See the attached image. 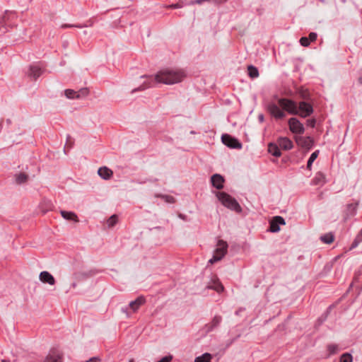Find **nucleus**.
Here are the masks:
<instances>
[{"mask_svg": "<svg viewBox=\"0 0 362 362\" xmlns=\"http://www.w3.org/2000/svg\"><path fill=\"white\" fill-rule=\"evenodd\" d=\"M129 362H133V360H130Z\"/></svg>", "mask_w": 362, "mask_h": 362, "instance_id": "a18cd8bd", "label": "nucleus"}, {"mask_svg": "<svg viewBox=\"0 0 362 362\" xmlns=\"http://www.w3.org/2000/svg\"><path fill=\"white\" fill-rule=\"evenodd\" d=\"M259 119L262 120V119H263V116H262V115H261V116L259 117Z\"/></svg>", "mask_w": 362, "mask_h": 362, "instance_id": "37998d69", "label": "nucleus"}, {"mask_svg": "<svg viewBox=\"0 0 362 362\" xmlns=\"http://www.w3.org/2000/svg\"><path fill=\"white\" fill-rule=\"evenodd\" d=\"M313 112V107L306 102L302 101L298 105V114L302 117L310 115Z\"/></svg>", "mask_w": 362, "mask_h": 362, "instance_id": "0eeeda50", "label": "nucleus"}, {"mask_svg": "<svg viewBox=\"0 0 362 362\" xmlns=\"http://www.w3.org/2000/svg\"><path fill=\"white\" fill-rule=\"evenodd\" d=\"M221 321V317L220 316H215L210 323L211 328L215 327L218 326Z\"/></svg>", "mask_w": 362, "mask_h": 362, "instance_id": "2f4dec72", "label": "nucleus"}, {"mask_svg": "<svg viewBox=\"0 0 362 362\" xmlns=\"http://www.w3.org/2000/svg\"><path fill=\"white\" fill-rule=\"evenodd\" d=\"M160 197L163 198L164 199V201L167 203L172 204V203L175 202V198L172 196L161 195Z\"/></svg>", "mask_w": 362, "mask_h": 362, "instance_id": "473e14b6", "label": "nucleus"}, {"mask_svg": "<svg viewBox=\"0 0 362 362\" xmlns=\"http://www.w3.org/2000/svg\"><path fill=\"white\" fill-rule=\"evenodd\" d=\"M73 27H78L77 25H71V24H62L61 25V28L64 29V28H73Z\"/></svg>", "mask_w": 362, "mask_h": 362, "instance_id": "ea45409f", "label": "nucleus"}, {"mask_svg": "<svg viewBox=\"0 0 362 362\" xmlns=\"http://www.w3.org/2000/svg\"><path fill=\"white\" fill-rule=\"evenodd\" d=\"M1 362H7L5 360H2Z\"/></svg>", "mask_w": 362, "mask_h": 362, "instance_id": "c03bdc74", "label": "nucleus"}, {"mask_svg": "<svg viewBox=\"0 0 362 362\" xmlns=\"http://www.w3.org/2000/svg\"><path fill=\"white\" fill-rule=\"evenodd\" d=\"M361 242H362V229L361 230L360 233L356 237V238L352 244V247H356Z\"/></svg>", "mask_w": 362, "mask_h": 362, "instance_id": "7c9ffc66", "label": "nucleus"}, {"mask_svg": "<svg viewBox=\"0 0 362 362\" xmlns=\"http://www.w3.org/2000/svg\"><path fill=\"white\" fill-rule=\"evenodd\" d=\"M15 179L17 184H22L27 182L28 176L27 174L24 173H21L19 174L16 175Z\"/></svg>", "mask_w": 362, "mask_h": 362, "instance_id": "6ab92c4d", "label": "nucleus"}, {"mask_svg": "<svg viewBox=\"0 0 362 362\" xmlns=\"http://www.w3.org/2000/svg\"><path fill=\"white\" fill-rule=\"evenodd\" d=\"M185 77V74L182 70L165 69L155 76V80L159 83L172 85L182 81Z\"/></svg>", "mask_w": 362, "mask_h": 362, "instance_id": "f257e3e1", "label": "nucleus"}, {"mask_svg": "<svg viewBox=\"0 0 362 362\" xmlns=\"http://www.w3.org/2000/svg\"><path fill=\"white\" fill-rule=\"evenodd\" d=\"M288 126L290 130L294 134H302L304 133L305 129L303 124L295 117H292L288 120Z\"/></svg>", "mask_w": 362, "mask_h": 362, "instance_id": "39448f33", "label": "nucleus"}, {"mask_svg": "<svg viewBox=\"0 0 362 362\" xmlns=\"http://www.w3.org/2000/svg\"><path fill=\"white\" fill-rule=\"evenodd\" d=\"M325 175L321 173H318L313 180V182L314 185H322L325 183Z\"/></svg>", "mask_w": 362, "mask_h": 362, "instance_id": "aec40b11", "label": "nucleus"}, {"mask_svg": "<svg viewBox=\"0 0 362 362\" xmlns=\"http://www.w3.org/2000/svg\"><path fill=\"white\" fill-rule=\"evenodd\" d=\"M278 104L284 110L288 113L292 115L298 114V105L294 101L286 98H281L279 100Z\"/></svg>", "mask_w": 362, "mask_h": 362, "instance_id": "20e7f679", "label": "nucleus"}, {"mask_svg": "<svg viewBox=\"0 0 362 362\" xmlns=\"http://www.w3.org/2000/svg\"><path fill=\"white\" fill-rule=\"evenodd\" d=\"M182 6V5L179 3L169 6L170 8H181Z\"/></svg>", "mask_w": 362, "mask_h": 362, "instance_id": "a19ab883", "label": "nucleus"}, {"mask_svg": "<svg viewBox=\"0 0 362 362\" xmlns=\"http://www.w3.org/2000/svg\"><path fill=\"white\" fill-rule=\"evenodd\" d=\"M279 224L284 225V219L281 216H275L270 223V230L273 233L279 231Z\"/></svg>", "mask_w": 362, "mask_h": 362, "instance_id": "9d476101", "label": "nucleus"}, {"mask_svg": "<svg viewBox=\"0 0 362 362\" xmlns=\"http://www.w3.org/2000/svg\"><path fill=\"white\" fill-rule=\"evenodd\" d=\"M145 303V298L143 296L138 297L135 300L130 302L129 308L136 312Z\"/></svg>", "mask_w": 362, "mask_h": 362, "instance_id": "4468645a", "label": "nucleus"}, {"mask_svg": "<svg viewBox=\"0 0 362 362\" xmlns=\"http://www.w3.org/2000/svg\"><path fill=\"white\" fill-rule=\"evenodd\" d=\"M307 124L308 126H310L311 127H314L315 125V119H308L307 121Z\"/></svg>", "mask_w": 362, "mask_h": 362, "instance_id": "58836bf2", "label": "nucleus"}, {"mask_svg": "<svg viewBox=\"0 0 362 362\" xmlns=\"http://www.w3.org/2000/svg\"><path fill=\"white\" fill-rule=\"evenodd\" d=\"M209 288L214 289L217 292L220 293L223 291V286L221 282L218 281L214 283V285H210L208 286Z\"/></svg>", "mask_w": 362, "mask_h": 362, "instance_id": "a878e982", "label": "nucleus"}, {"mask_svg": "<svg viewBox=\"0 0 362 362\" xmlns=\"http://www.w3.org/2000/svg\"><path fill=\"white\" fill-rule=\"evenodd\" d=\"M222 142L229 148L240 149L242 144L234 137L228 134H223L221 136Z\"/></svg>", "mask_w": 362, "mask_h": 362, "instance_id": "423d86ee", "label": "nucleus"}, {"mask_svg": "<svg viewBox=\"0 0 362 362\" xmlns=\"http://www.w3.org/2000/svg\"><path fill=\"white\" fill-rule=\"evenodd\" d=\"M61 215L66 220L73 221L76 223L79 221L77 215L74 212L61 211Z\"/></svg>", "mask_w": 362, "mask_h": 362, "instance_id": "dca6fc26", "label": "nucleus"}, {"mask_svg": "<svg viewBox=\"0 0 362 362\" xmlns=\"http://www.w3.org/2000/svg\"><path fill=\"white\" fill-rule=\"evenodd\" d=\"M216 195L218 199L221 202V204L224 206L231 210H233L238 213L242 211L241 206L238 203V202L228 194L224 192H216Z\"/></svg>", "mask_w": 362, "mask_h": 362, "instance_id": "f03ea898", "label": "nucleus"}, {"mask_svg": "<svg viewBox=\"0 0 362 362\" xmlns=\"http://www.w3.org/2000/svg\"><path fill=\"white\" fill-rule=\"evenodd\" d=\"M211 355L206 353L195 358L194 362H211Z\"/></svg>", "mask_w": 362, "mask_h": 362, "instance_id": "412c9836", "label": "nucleus"}, {"mask_svg": "<svg viewBox=\"0 0 362 362\" xmlns=\"http://www.w3.org/2000/svg\"><path fill=\"white\" fill-rule=\"evenodd\" d=\"M300 45L303 47H308L310 45V40L306 37H302L300 40Z\"/></svg>", "mask_w": 362, "mask_h": 362, "instance_id": "f704fd0d", "label": "nucleus"}, {"mask_svg": "<svg viewBox=\"0 0 362 362\" xmlns=\"http://www.w3.org/2000/svg\"><path fill=\"white\" fill-rule=\"evenodd\" d=\"M321 240L327 244H330L334 241V235L332 233H327L320 238Z\"/></svg>", "mask_w": 362, "mask_h": 362, "instance_id": "393cba45", "label": "nucleus"}, {"mask_svg": "<svg viewBox=\"0 0 362 362\" xmlns=\"http://www.w3.org/2000/svg\"><path fill=\"white\" fill-rule=\"evenodd\" d=\"M339 347L337 344H329L327 346V350L329 351V355H333L339 352Z\"/></svg>", "mask_w": 362, "mask_h": 362, "instance_id": "cd10ccee", "label": "nucleus"}, {"mask_svg": "<svg viewBox=\"0 0 362 362\" xmlns=\"http://www.w3.org/2000/svg\"><path fill=\"white\" fill-rule=\"evenodd\" d=\"M42 74V70L40 67L33 65L30 68L29 76L34 79H37Z\"/></svg>", "mask_w": 362, "mask_h": 362, "instance_id": "f3484780", "label": "nucleus"}, {"mask_svg": "<svg viewBox=\"0 0 362 362\" xmlns=\"http://www.w3.org/2000/svg\"><path fill=\"white\" fill-rule=\"evenodd\" d=\"M40 280L44 284H48L53 286L55 284L56 281L54 276L48 272L43 271L39 275Z\"/></svg>", "mask_w": 362, "mask_h": 362, "instance_id": "1a4fd4ad", "label": "nucleus"}, {"mask_svg": "<svg viewBox=\"0 0 362 362\" xmlns=\"http://www.w3.org/2000/svg\"><path fill=\"white\" fill-rule=\"evenodd\" d=\"M151 86H150V82L149 81H145L139 88L138 90H145L146 88H149ZM137 89H134L132 90V93L136 91Z\"/></svg>", "mask_w": 362, "mask_h": 362, "instance_id": "72a5a7b5", "label": "nucleus"}, {"mask_svg": "<svg viewBox=\"0 0 362 362\" xmlns=\"http://www.w3.org/2000/svg\"><path fill=\"white\" fill-rule=\"evenodd\" d=\"M224 181L223 177L219 174H214L211 177V185L217 189H221L223 187Z\"/></svg>", "mask_w": 362, "mask_h": 362, "instance_id": "9b49d317", "label": "nucleus"}, {"mask_svg": "<svg viewBox=\"0 0 362 362\" xmlns=\"http://www.w3.org/2000/svg\"><path fill=\"white\" fill-rule=\"evenodd\" d=\"M44 362H62V358L59 354L49 355Z\"/></svg>", "mask_w": 362, "mask_h": 362, "instance_id": "b1692460", "label": "nucleus"}, {"mask_svg": "<svg viewBox=\"0 0 362 362\" xmlns=\"http://www.w3.org/2000/svg\"><path fill=\"white\" fill-rule=\"evenodd\" d=\"M268 111L276 119H282L286 117V114L279 105L272 103L269 105Z\"/></svg>", "mask_w": 362, "mask_h": 362, "instance_id": "6e6552de", "label": "nucleus"}, {"mask_svg": "<svg viewBox=\"0 0 362 362\" xmlns=\"http://www.w3.org/2000/svg\"><path fill=\"white\" fill-rule=\"evenodd\" d=\"M318 154H319V151H315V152H313L311 156H310L309 159H308V164H307V168L308 169H310L311 168V165L313 164V163L314 162V160L317 158L318 156Z\"/></svg>", "mask_w": 362, "mask_h": 362, "instance_id": "bb28decb", "label": "nucleus"}, {"mask_svg": "<svg viewBox=\"0 0 362 362\" xmlns=\"http://www.w3.org/2000/svg\"><path fill=\"white\" fill-rule=\"evenodd\" d=\"M353 361V357L351 354L349 353L343 354L340 357V361L339 362H352Z\"/></svg>", "mask_w": 362, "mask_h": 362, "instance_id": "c756f323", "label": "nucleus"}, {"mask_svg": "<svg viewBox=\"0 0 362 362\" xmlns=\"http://www.w3.org/2000/svg\"><path fill=\"white\" fill-rule=\"evenodd\" d=\"M277 143L279 146L284 150H290L293 148L292 141L287 137H280Z\"/></svg>", "mask_w": 362, "mask_h": 362, "instance_id": "ddd939ff", "label": "nucleus"}, {"mask_svg": "<svg viewBox=\"0 0 362 362\" xmlns=\"http://www.w3.org/2000/svg\"><path fill=\"white\" fill-rule=\"evenodd\" d=\"M117 221L118 218L117 215L114 214L112 216H110L107 221L108 227H113L117 223Z\"/></svg>", "mask_w": 362, "mask_h": 362, "instance_id": "c85d7f7f", "label": "nucleus"}, {"mask_svg": "<svg viewBox=\"0 0 362 362\" xmlns=\"http://www.w3.org/2000/svg\"><path fill=\"white\" fill-rule=\"evenodd\" d=\"M172 358H173V356L169 355V356L163 357L161 360H160L158 362H170Z\"/></svg>", "mask_w": 362, "mask_h": 362, "instance_id": "4c0bfd02", "label": "nucleus"}, {"mask_svg": "<svg viewBox=\"0 0 362 362\" xmlns=\"http://www.w3.org/2000/svg\"><path fill=\"white\" fill-rule=\"evenodd\" d=\"M88 90L87 88H82L78 92H76V93H79L80 94V98L81 97H86L88 95Z\"/></svg>", "mask_w": 362, "mask_h": 362, "instance_id": "c9c22d12", "label": "nucleus"}, {"mask_svg": "<svg viewBox=\"0 0 362 362\" xmlns=\"http://www.w3.org/2000/svg\"><path fill=\"white\" fill-rule=\"evenodd\" d=\"M296 141L298 146L303 148H310L313 145V140L310 137L296 136Z\"/></svg>", "mask_w": 362, "mask_h": 362, "instance_id": "f8f14e48", "label": "nucleus"}, {"mask_svg": "<svg viewBox=\"0 0 362 362\" xmlns=\"http://www.w3.org/2000/svg\"><path fill=\"white\" fill-rule=\"evenodd\" d=\"M70 139H71V137L69 136L67 137V143H66V146H67V145H68V144H69V148H71V145H72V144H71V142Z\"/></svg>", "mask_w": 362, "mask_h": 362, "instance_id": "79ce46f5", "label": "nucleus"}, {"mask_svg": "<svg viewBox=\"0 0 362 362\" xmlns=\"http://www.w3.org/2000/svg\"><path fill=\"white\" fill-rule=\"evenodd\" d=\"M228 244L223 240H219L217 243L216 249L214 251L213 257L209 259V263L214 264L220 261L226 254Z\"/></svg>", "mask_w": 362, "mask_h": 362, "instance_id": "7ed1b4c3", "label": "nucleus"}, {"mask_svg": "<svg viewBox=\"0 0 362 362\" xmlns=\"http://www.w3.org/2000/svg\"><path fill=\"white\" fill-rule=\"evenodd\" d=\"M247 71L248 75L252 78H257L259 76V71L257 69L252 65L248 66Z\"/></svg>", "mask_w": 362, "mask_h": 362, "instance_id": "5701e85b", "label": "nucleus"}, {"mask_svg": "<svg viewBox=\"0 0 362 362\" xmlns=\"http://www.w3.org/2000/svg\"><path fill=\"white\" fill-rule=\"evenodd\" d=\"M98 175L105 180L110 179L112 175V171L107 167H102L98 169Z\"/></svg>", "mask_w": 362, "mask_h": 362, "instance_id": "2eb2a0df", "label": "nucleus"}, {"mask_svg": "<svg viewBox=\"0 0 362 362\" xmlns=\"http://www.w3.org/2000/svg\"><path fill=\"white\" fill-rule=\"evenodd\" d=\"M64 93H65V95L66 96V98H68L69 99L80 98V94L76 93V92H75L74 90H71V89H66L65 90Z\"/></svg>", "mask_w": 362, "mask_h": 362, "instance_id": "4be33fe9", "label": "nucleus"}, {"mask_svg": "<svg viewBox=\"0 0 362 362\" xmlns=\"http://www.w3.org/2000/svg\"><path fill=\"white\" fill-rule=\"evenodd\" d=\"M279 145L275 144H269L268 146V151L276 157H279L281 155V153L279 148Z\"/></svg>", "mask_w": 362, "mask_h": 362, "instance_id": "a211bd4d", "label": "nucleus"}, {"mask_svg": "<svg viewBox=\"0 0 362 362\" xmlns=\"http://www.w3.org/2000/svg\"><path fill=\"white\" fill-rule=\"evenodd\" d=\"M310 42H313L317 39V34L315 33H310L309 37H308Z\"/></svg>", "mask_w": 362, "mask_h": 362, "instance_id": "e433bc0d", "label": "nucleus"}]
</instances>
